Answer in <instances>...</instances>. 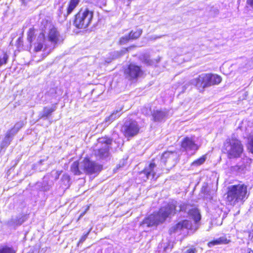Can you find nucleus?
Returning a JSON list of instances; mask_svg holds the SVG:
<instances>
[{"label": "nucleus", "mask_w": 253, "mask_h": 253, "mask_svg": "<svg viewBox=\"0 0 253 253\" xmlns=\"http://www.w3.org/2000/svg\"><path fill=\"white\" fill-rule=\"evenodd\" d=\"M187 205L174 200L169 202L167 206L161 208L159 212L150 215L140 223L143 228L156 226L164 222L167 217H170L177 212L185 211Z\"/></svg>", "instance_id": "nucleus-1"}, {"label": "nucleus", "mask_w": 253, "mask_h": 253, "mask_svg": "<svg viewBox=\"0 0 253 253\" xmlns=\"http://www.w3.org/2000/svg\"><path fill=\"white\" fill-rule=\"evenodd\" d=\"M226 200L230 205L234 206L239 203H243L248 198L250 191L244 184L231 185L228 187Z\"/></svg>", "instance_id": "nucleus-2"}, {"label": "nucleus", "mask_w": 253, "mask_h": 253, "mask_svg": "<svg viewBox=\"0 0 253 253\" xmlns=\"http://www.w3.org/2000/svg\"><path fill=\"white\" fill-rule=\"evenodd\" d=\"M223 151L229 159L237 158L241 156L243 151L241 142L235 136L226 139L223 147Z\"/></svg>", "instance_id": "nucleus-3"}, {"label": "nucleus", "mask_w": 253, "mask_h": 253, "mask_svg": "<svg viewBox=\"0 0 253 253\" xmlns=\"http://www.w3.org/2000/svg\"><path fill=\"white\" fill-rule=\"evenodd\" d=\"M93 13L87 8H81L76 15L75 26L79 29H84L91 23Z\"/></svg>", "instance_id": "nucleus-4"}, {"label": "nucleus", "mask_w": 253, "mask_h": 253, "mask_svg": "<svg viewBox=\"0 0 253 253\" xmlns=\"http://www.w3.org/2000/svg\"><path fill=\"white\" fill-rule=\"evenodd\" d=\"M112 140L108 138H101L98 139V145H100L99 148L94 150V155L99 159H105L109 156V148Z\"/></svg>", "instance_id": "nucleus-5"}, {"label": "nucleus", "mask_w": 253, "mask_h": 253, "mask_svg": "<svg viewBox=\"0 0 253 253\" xmlns=\"http://www.w3.org/2000/svg\"><path fill=\"white\" fill-rule=\"evenodd\" d=\"M177 154L175 151H167L164 152L161 159V165L167 169H171L176 164Z\"/></svg>", "instance_id": "nucleus-6"}, {"label": "nucleus", "mask_w": 253, "mask_h": 253, "mask_svg": "<svg viewBox=\"0 0 253 253\" xmlns=\"http://www.w3.org/2000/svg\"><path fill=\"white\" fill-rule=\"evenodd\" d=\"M191 83L195 85L200 92L204 91L205 88L210 86L209 74H202L192 80Z\"/></svg>", "instance_id": "nucleus-7"}, {"label": "nucleus", "mask_w": 253, "mask_h": 253, "mask_svg": "<svg viewBox=\"0 0 253 253\" xmlns=\"http://www.w3.org/2000/svg\"><path fill=\"white\" fill-rule=\"evenodd\" d=\"M139 130V127L136 121L126 122L122 128V131L125 136L132 137L136 135Z\"/></svg>", "instance_id": "nucleus-8"}, {"label": "nucleus", "mask_w": 253, "mask_h": 253, "mask_svg": "<svg viewBox=\"0 0 253 253\" xmlns=\"http://www.w3.org/2000/svg\"><path fill=\"white\" fill-rule=\"evenodd\" d=\"M156 173V164L153 161L151 162L148 166L145 167V169L140 172V175L144 180L148 179H155Z\"/></svg>", "instance_id": "nucleus-9"}, {"label": "nucleus", "mask_w": 253, "mask_h": 253, "mask_svg": "<svg viewBox=\"0 0 253 253\" xmlns=\"http://www.w3.org/2000/svg\"><path fill=\"white\" fill-rule=\"evenodd\" d=\"M82 166L83 168L81 169L83 170V172L86 173H93L100 170L101 168L99 165H97L95 163L90 161L87 159H85L82 162Z\"/></svg>", "instance_id": "nucleus-10"}, {"label": "nucleus", "mask_w": 253, "mask_h": 253, "mask_svg": "<svg viewBox=\"0 0 253 253\" xmlns=\"http://www.w3.org/2000/svg\"><path fill=\"white\" fill-rule=\"evenodd\" d=\"M127 77L129 79H135L140 77L143 74V71L140 67L135 64H130L125 71Z\"/></svg>", "instance_id": "nucleus-11"}, {"label": "nucleus", "mask_w": 253, "mask_h": 253, "mask_svg": "<svg viewBox=\"0 0 253 253\" xmlns=\"http://www.w3.org/2000/svg\"><path fill=\"white\" fill-rule=\"evenodd\" d=\"M48 40L51 42V44H53L52 49L55 47V46L58 42L63 41V39L60 36L57 29L53 27L50 29L48 34Z\"/></svg>", "instance_id": "nucleus-12"}, {"label": "nucleus", "mask_w": 253, "mask_h": 253, "mask_svg": "<svg viewBox=\"0 0 253 253\" xmlns=\"http://www.w3.org/2000/svg\"><path fill=\"white\" fill-rule=\"evenodd\" d=\"M142 33L141 29H137L135 31H131L128 35H126L121 38L119 42L121 44H124L130 40H136L139 38Z\"/></svg>", "instance_id": "nucleus-13"}, {"label": "nucleus", "mask_w": 253, "mask_h": 253, "mask_svg": "<svg viewBox=\"0 0 253 253\" xmlns=\"http://www.w3.org/2000/svg\"><path fill=\"white\" fill-rule=\"evenodd\" d=\"M184 228L192 229L190 221L188 220H184L178 222L177 224L170 228L169 232L170 234L172 233L179 232Z\"/></svg>", "instance_id": "nucleus-14"}, {"label": "nucleus", "mask_w": 253, "mask_h": 253, "mask_svg": "<svg viewBox=\"0 0 253 253\" xmlns=\"http://www.w3.org/2000/svg\"><path fill=\"white\" fill-rule=\"evenodd\" d=\"M181 147L185 151H196L198 149V145L195 143L192 138L186 137L181 143Z\"/></svg>", "instance_id": "nucleus-15"}, {"label": "nucleus", "mask_w": 253, "mask_h": 253, "mask_svg": "<svg viewBox=\"0 0 253 253\" xmlns=\"http://www.w3.org/2000/svg\"><path fill=\"white\" fill-rule=\"evenodd\" d=\"M168 116V112L165 110L154 111L152 116L155 122H160L165 120Z\"/></svg>", "instance_id": "nucleus-16"}, {"label": "nucleus", "mask_w": 253, "mask_h": 253, "mask_svg": "<svg viewBox=\"0 0 253 253\" xmlns=\"http://www.w3.org/2000/svg\"><path fill=\"white\" fill-rule=\"evenodd\" d=\"M45 41V36L43 33H40L37 38L36 42L34 43V50L36 52L40 51L43 47V44Z\"/></svg>", "instance_id": "nucleus-17"}, {"label": "nucleus", "mask_w": 253, "mask_h": 253, "mask_svg": "<svg viewBox=\"0 0 253 253\" xmlns=\"http://www.w3.org/2000/svg\"><path fill=\"white\" fill-rule=\"evenodd\" d=\"M14 135L10 131L8 130L5 133V136L0 143V147L3 148L7 147L12 141Z\"/></svg>", "instance_id": "nucleus-18"}, {"label": "nucleus", "mask_w": 253, "mask_h": 253, "mask_svg": "<svg viewBox=\"0 0 253 253\" xmlns=\"http://www.w3.org/2000/svg\"><path fill=\"white\" fill-rule=\"evenodd\" d=\"M81 168H83V166H82V162L79 164L78 162H74L71 166V170L74 174L80 175L83 173V170Z\"/></svg>", "instance_id": "nucleus-19"}, {"label": "nucleus", "mask_w": 253, "mask_h": 253, "mask_svg": "<svg viewBox=\"0 0 253 253\" xmlns=\"http://www.w3.org/2000/svg\"><path fill=\"white\" fill-rule=\"evenodd\" d=\"M189 216L194 220L195 223H197L201 218V216L199 210L197 209H192L189 211Z\"/></svg>", "instance_id": "nucleus-20"}, {"label": "nucleus", "mask_w": 253, "mask_h": 253, "mask_svg": "<svg viewBox=\"0 0 253 253\" xmlns=\"http://www.w3.org/2000/svg\"><path fill=\"white\" fill-rule=\"evenodd\" d=\"M229 242V241L224 237H220L216 240L212 241L208 243V246L210 248L213 246L221 245V244H227Z\"/></svg>", "instance_id": "nucleus-21"}, {"label": "nucleus", "mask_w": 253, "mask_h": 253, "mask_svg": "<svg viewBox=\"0 0 253 253\" xmlns=\"http://www.w3.org/2000/svg\"><path fill=\"white\" fill-rule=\"evenodd\" d=\"M210 86L218 84L222 81L221 77L216 74H209Z\"/></svg>", "instance_id": "nucleus-22"}, {"label": "nucleus", "mask_w": 253, "mask_h": 253, "mask_svg": "<svg viewBox=\"0 0 253 253\" xmlns=\"http://www.w3.org/2000/svg\"><path fill=\"white\" fill-rule=\"evenodd\" d=\"M80 0H70L67 8L66 15L64 14V15L68 16L70 14L77 6Z\"/></svg>", "instance_id": "nucleus-23"}, {"label": "nucleus", "mask_w": 253, "mask_h": 253, "mask_svg": "<svg viewBox=\"0 0 253 253\" xmlns=\"http://www.w3.org/2000/svg\"><path fill=\"white\" fill-rule=\"evenodd\" d=\"M70 176L67 174H63L60 180V187L63 189H66L70 186Z\"/></svg>", "instance_id": "nucleus-24"}, {"label": "nucleus", "mask_w": 253, "mask_h": 253, "mask_svg": "<svg viewBox=\"0 0 253 253\" xmlns=\"http://www.w3.org/2000/svg\"><path fill=\"white\" fill-rule=\"evenodd\" d=\"M56 110V107H44L42 111L41 118H47L49 116L52 112L55 111Z\"/></svg>", "instance_id": "nucleus-25"}, {"label": "nucleus", "mask_w": 253, "mask_h": 253, "mask_svg": "<svg viewBox=\"0 0 253 253\" xmlns=\"http://www.w3.org/2000/svg\"><path fill=\"white\" fill-rule=\"evenodd\" d=\"M120 111H120L117 110L116 112L113 113L111 115H110L109 117L105 119V121L107 124V125H108L111 122L114 121L116 119L119 118L120 116Z\"/></svg>", "instance_id": "nucleus-26"}, {"label": "nucleus", "mask_w": 253, "mask_h": 253, "mask_svg": "<svg viewBox=\"0 0 253 253\" xmlns=\"http://www.w3.org/2000/svg\"><path fill=\"white\" fill-rule=\"evenodd\" d=\"M24 125V123L23 121L19 122L15 124L13 127L9 130V131L13 133V134L15 135L19 130V129L23 126Z\"/></svg>", "instance_id": "nucleus-27"}, {"label": "nucleus", "mask_w": 253, "mask_h": 253, "mask_svg": "<svg viewBox=\"0 0 253 253\" xmlns=\"http://www.w3.org/2000/svg\"><path fill=\"white\" fill-rule=\"evenodd\" d=\"M206 159V156H203L199 159L194 161L192 164L191 166L193 167H198L203 164L205 162Z\"/></svg>", "instance_id": "nucleus-28"}, {"label": "nucleus", "mask_w": 253, "mask_h": 253, "mask_svg": "<svg viewBox=\"0 0 253 253\" xmlns=\"http://www.w3.org/2000/svg\"><path fill=\"white\" fill-rule=\"evenodd\" d=\"M6 224L8 226L13 228L19 226L17 224V217L12 218L7 222Z\"/></svg>", "instance_id": "nucleus-29"}, {"label": "nucleus", "mask_w": 253, "mask_h": 253, "mask_svg": "<svg viewBox=\"0 0 253 253\" xmlns=\"http://www.w3.org/2000/svg\"><path fill=\"white\" fill-rule=\"evenodd\" d=\"M0 253H15L13 249L5 247L0 249Z\"/></svg>", "instance_id": "nucleus-30"}, {"label": "nucleus", "mask_w": 253, "mask_h": 253, "mask_svg": "<svg viewBox=\"0 0 253 253\" xmlns=\"http://www.w3.org/2000/svg\"><path fill=\"white\" fill-rule=\"evenodd\" d=\"M142 62L144 63L151 65L153 64V61L151 60L149 56L144 55L143 56V58H142Z\"/></svg>", "instance_id": "nucleus-31"}, {"label": "nucleus", "mask_w": 253, "mask_h": 253, "mask_svg": "<svg viewBox=\"0 0 253 253\" xmlns=\"http://www.w3.org/2000/svg\"><path fill=\"white\" fill-rule=\"evenodd\" d=\"M91 229H90L89 231L85 234L83 235L82 237L81 238L79 242V244L83 243L87 238L89 232H90Z\"/></svg>", "instance_id": "nucleus-32"}, {"label": "nucleus", "mask_w": 253, "mask_h": 253, "mask_svg": "<svg viewBox=\"0 0 253 253\" xmlns=\"http://www.w3.org/2000/svg\"><path fill=\"white\" fill-rule=\"evenodd\" d=\"M33 36H34L33 31L31 29H30L28 32V37H27V40L29 42H30V43L32 42V38H33Z\"/></svg>", "instance_id": "nucleus-33"}, {"label": "nucleus", "mask_w": 253, "mask_h": 253, "mask_svg": "<svg viewBox=\"0 0 253 253\" xmlns=\"http://www.w3.org/2000/svg\"><path fill=\"white\" fill-rule=\"evenodd\" d=\"M17 217V224L19 226L21 225L26 220L25 216H21L20 217Z\"/></svg>", "instance_id": "nucleus-34"}, {"label": "nucleus", "mask_w": 253, "mask_h": 253, "mask_svg": "<svg viewBox=\"0 0 253 253\" xmlns=\"http://www.w3.org/2000/svg\"><path fill=\"white\" fill-rule=\"evenodd\" d=\"M249 144L251 149L253 151V132L251 133L249 138Z\"/></svg>", "instance_id": "nucleus-35"}, {"label": "nucleus", "mask_w": 253, "mask_h": 253, "mask_svg": "<svg viewBox=\"0 0 253 253\" xmlns=\"http://www.w3.org/2000/svg\"><path fill=\"white\" fill-rule=\"evenodd\" d=\"M6 56H4L2 59H0V67L4 64H6L7 60Z\"/></svg>", "instance_id": "nucleus-36"}, {"label": "nucleus", "mask_w": 253, "mask_h": 253, "mask_svg": "<svg viewBox=\"0 0 253 253\" xmlns=\"http://www.w3.org/2000/svg\"><path fill=\"white\" fill-rule=\"evenodd\" d=\"M196 252V250L195 248L194 249H188L185 253H195Z\"/></svg>", "instance_id": "nucleus-37"}, {"label": "nucleus", "mask_w": 253, "mask_h": 253, "mask_svg": "<svg viewBox=\"0 0 253 253\" xmlns=\"http://www.w3.org/2000/svg\"><path fill=\"white\" fill-rule=\"evenodd\" d=\"M61 172H62V171H56L55 172V179H57L59 178V177L60 175L61 174Z\"/></svg>", "instance_id": "nucleus-38"}, {"label": "nucleus", "mask_w": 253, "mask_h": 253, "mask_svg": "<svg viewBox=\"0 0 253 253\" xmlns=\"http://www.w3.org/2000/svg\"><path fill=\"white\" fill-rule=\"evenodd\" d=\"M247 4L253 8V0H247Z\"/></svg>", "instance_id": "nucleus-39"}, {"label": "nucleus", "mask_w": 253, "mask_h": 253, "mask_svg": "<svg viewBox=\"0 0 253 253\" xmlns=\"http://www.w3.org/2000/svg\"><path fill=\"white\" fill-rule=\"evenodd\" d=\"M88 209H89V207H87V208L86 209L85 211L84 212H82V213L80 214V216H79V219H80V218H81L82 217H83V216L84 215V214L85 213L86 211Z\"/></svg>", "instance_id": "nucleus-40"}, {"label": "nucleus", "mask_w": 253, "mask_h": 253, "mask_svg": "<svg viewBox=\"0 0 253 253\" xmlns=\"http://www.w3.org/2000/svg\"><path fill=\"white\" fill-rule=\"evenodd\" d=\"M159 38H160V37H152L150 38V39L151 40H156V39Z\"/></svg>", "instance_id": "nucleus-41"}, {"label": "nucleus", "mask_w": 253, "mask_h": 253, "mask_svg": "<svg viewBox=\"0 0 253 253\" xmlns=\"http://www.w3.org/2000/svg\"><path fill=\"white\" fill-rule=\"evenodd\" d=\"M49 189V186H44V190H48Z\"/></svg>", "instance_id": "nucleus-42"}, {"label": "nucleus", "mask_w": 253, "mask_h": 253, "mask_svg": "<svg viewBox=\"0 0 253 253\" xmlns=\"http://www.w3.org/2000/svg\"><path fill=\"white\" fill-rule=\"evenodd\" d=\"M248 253H253V251L251 250L250 249H248Z\"/></svg>", "instance_id": "nucleus-43"}, {"label": "nucleus", "mask_w": 253, "mask_h": 253, "mask_svg": "<svg viewBox=\"0 0 253 253\" xmlns=\"http://www.w3.org/2000/svg\"><path fill=\"white\" fill-rule=\"evenodd\" d=\"M21 38H19L18 39V41H19V42H21Z\"/></svg>", "instance_id": "nucleus-44"}, {"label": "nucleus", "mask_w": 253, "mask_h": 253, "mask_svg": "<svg viewBox=\"0 0 253 253\" xmlns=\"http://www.w3.org/2000/svg\"><path fill=\"white\" fill-rule=\"evenodd\" d=\"M21 0L22 1V2H24L25 1V0Z\"/></svg>", "instance_id": "nucleus-45"}, {"label": "nucleus", "mask_w": 253, "mask_h": 253, "mask_svg": "<svg viewBox=\"0 0 253 253\" xmlns=\"http://www.w3.org/2000/svg\"><path fill=\"white\" fill-rule=\"evenodd\" d=\"M45 178H46V177H44V181H43V182H44V180H45Z\"/></svg>", "instance_id": "nucleus-46"}, {"label": "nucleus", "mask_w": 253, "mask_h": 253, "mask_svg": "<svg viewBox=\"0 0 253 253\" xmlns=\"http://www.w3.org/2000/svg\"><path fill=\"white\" fill-rule=\"evenodd\" d=\"M47 47V45L46 44H45V48H46Z\"/></svg>", "instance_id": "nucleus-47"}]
</instances>
